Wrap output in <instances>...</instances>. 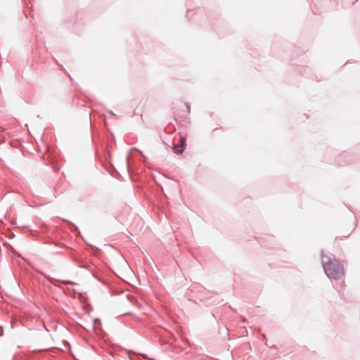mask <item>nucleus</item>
Instances as JSON below:
<instances>
[{
	"mask_svg": "<svg viewBox=\"0 0 360 360\" xmlns=\"http://www.w3.org/2000/svg\"><path fill=\"white\" fill-rule=\"evenodd\" d=\"M186 140L183 137H181L180 139V145L179 146H176L173 148V150L175 153L176 154H180L184 150V148L186 146Z\"/></svg>",
	"mask_w": 360,
	"mask_h": 360,
	"instance_id": "2",
	"label": "nucleus"
},
{
	"mask_svg": "<svg viewBox=\"0 0 360 360\" xmlns=\"http://www.w3.org/2000/svg\"><path fill=\"white\" fill-rule=\"evenodd\" d=\"M323 264L326 275L333 279H339L344 274V269L342 264L335 259L325 261L323 259Z\"/></svg>",
	"mask_w": 360,
	"mask_h": 360,
	"instance_id": "1",
	"label": "nucleus"
}]
</instances>
